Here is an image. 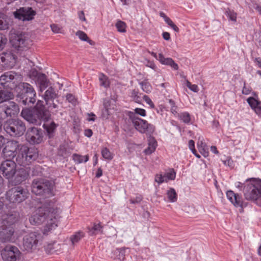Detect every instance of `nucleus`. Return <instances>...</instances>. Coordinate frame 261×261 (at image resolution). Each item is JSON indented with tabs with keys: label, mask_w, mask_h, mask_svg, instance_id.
<instances>
[{
	"label": "nucleus",
	"mask_w": 261,
	"mask_h": 261,
	"mask_svg": "<svg viewBox=\"0 0 261 261\" xmlns=\"http://www.w3.org/2000/svg\"><path fill=\"white\" fill-rule=\"evenodd\" d=\"M21 116L29 122L35 125H40L44 122L43 127L49 138L54 136L57 124L51 120L50 114L46 110L43 101L38 100L32 110L24 109L21 113Z\"/></svg>",
	"instance_id": "obj_1"
},
{
	"label": "nucleus",
	"mask_w": 261,
	"mask_h": 261,
	"mask_svg": "<svg viewBox=\"0 0 261 261\" xmlns=\"http://www.w3.org/2000/svg\"><path fill=\"white\" fill-rule=\"evenodd\" d=\"M60 210L57 207L43 206L39 207L29 219L32 225H39L46 221V226L48 230L57 226Z\"/></svg>",
	"instance_id": "obj_2"
},
{
	"label": "nucleus",
	"mask_w": 261,
	"mask_h": 261,
	"mask_svg": "<svg viewBox=\"0 0 261 261\" xmlns=\"http://www.w3.org/2000/svg\"><path fill=\"white\" fill-rule=\"evenodd\" d=\"M19 214L14 211L2 216L0 220V240L3 242L14 240L15 224L19 220Z\"/></svg>",
	"instance_id": "obj_3"
},
{
	"label": "nucleus",
	"mask_w": 261,
	"mask_h": 261,
	"mask_svg": "<svg viewBox=\"0 0 261 261\" xmlns=\"http://www.w3.org/2000/svg\"><path fill=\"white\" fill-rule=\"evenodd\" d=\"M53 182L43 178H36L33 180L31 188L32 192L37 195L49 197L54 195Z\"/></svg>",
	"instance_id": "obj_4"
},
{
	"label": "nucleus",
	"mask_w": 261,
	"mask_h": 261,
	"mask_svg": "<svg viewBox=\"0 0 261 261\" xmlns=\"http://www.w3.org/2000/svg\"><path fill=\"white\" fill-rule=\"evenodd\" d=\"M244 195L246 199L254 201L257 204H261V180H253L245 185Z\"/></svg>",
	"instance_id": "obj_5"
},
{
	"label": "nucleus",
	"mask_w": 261,
	"mask_h": 261,
	"mask_svg": "<svg viewBox=\"0 0 261 261\" xmlns=\"http://www.w3.org/2000/svg\"><path fill=\"white\" fill-rule=\"evenodd\" d=\"M38 152L34 148L21 146L16 158L17 163L24 167L35 161L38 157Z\"/></svg>",
	"instance_id": "obj_6"
},
{
	"label": "nucleus",
	"mask_w": 261,
	"mask_h": 261,
	"mask_svg": "<svg viewBox=\"0 0 261 261\" xmlns=\"http://www.w3.org/2000/svg\"><path fill=\"white\" fill-rule=\"evenodd\" d=\"M5 132L12 137H19L23 135L26 127L24 122L19 119L8 120L4 124Z\"/></svg>",
	"instance_id": "obj_7"
},
{
	"label": "nucleus",
	"mask_w": 261,
	"mask_h": 261,
	"mask_svg": "<svg viewBox=\"0 0 261 261\" xmlns=\"http://www.w3.org/2000/svg\"><path fill=\"white\" fill-rule=\"evenodd\" d=\"M127 115L135 128L140 133L151 135L154 132L155 127L154 125L138 117L133 112H128Z\"/></svg>",
	"instance_id": "obj_8"
},
{
	"label": "nucleus",
	"mask_w": 261,
	"mask_h": 261,
	"mask_svg": "<svg viewBox=\"0 0 261 261\" xmlns=\"http://www.w3.org/2000/svg\"><path fill=\"white\" fill-rule=\"evenodd\" d=\"M28 190L21 186H17L10 189L6 194L8 200L13 203H20L29 196Z\"/></svg>",
	"instance_id": "obj_9"
},
{
	"label": "nucleus",
	"mask_w": 261,
	"mask_h": 261,
	"mask_svg": "<svg viewBox=\"0 0 261 261\" xmlns=\"http://www.w3.org/2000/svg\"><path fill=\"white\" fill-rule=\"evenodd\" d=\"M21 80L20 74L13 71L6 72L0 76V84L10 89L15 88Z\"/></svg>",
	"instance_id": "obj_10"
},
{
	"label": "nucleus",
	"mask_w": 261,
	"mask_h": 261,
	"mask_svg": "<svg viewBox=\"0 0 261 261\" xmlns=\"http://www.w3.org/2000/svg\"><path fill=\"white\" fill-rule=\"evenodd\" d=\"M1 255L3 261H20L21 252L15 246L7 245L1 251Z\"/></svg>",
	"instance_id": "obj_11"
},
{
	"label": "nucleus",
	"mask_w": 261,
	"mask_h": 261,
	"mask_svg": "<svg viewBox=\"0 0 261 261\" xmlns=\"http://www.w3.org/2000/svg\"><path fill=\"white\" fill-rule=\"evenodd\" d=\"M40 238V234L36 232H32L24 236L22 246L24 250L31 252L36 249Z\"/></svg>",
	"instance_id": "obj_12"
},
{
	"label": "nucleus",
	"mask_w": 261,
	"mask_h": 261,
	"mask_svg": "<svg viewBox=\"0 0 261 261\" xmlns=\"http://www.w3.org/2000/svg\"><path fill=\"white\" fill-rule=\"evenodd\" d=\"M43 97L49 109L51 110L58 108L59 101L57 98L58 97V95L54 88L49 87L44 92Z\"/></svg>",
	"instance_id": "obj_13"
},
{
	"label": "nucleus",
	"mask_w": 261,
	"mask_h": 261,
	"mask_svg": "<svg viewBox=\"0 0 261 261\" xmlns=\"http://www.w3.org/2000/svg\"><path fill=\"white\" fill-rule=\"evenodd\" d=\"M16 165L12 160H6L0 167V172L7 179L11 178L16 173Z\"/></svg>",
	"instance_id": "obj_14"
},
{
	"label": "nucleus",
	"mask_w": 261,
	"mask_h": 261,
	"mask_svg": "<svg viewBox=\"0 0 261 261\" xmlns=\"http://www.w3.org/2000/svg\"><path fill=\"white\" fill-rule=\"evenodd\" d=\"M19 112L18 106L13 101H11L7 105L0 106V117L3 119L9 116H15Z\"/></svg>",
	"instance_id": "obj_15"
},
{
	"label": "nucleus",
	"mask_w": 261,
	"mask_h": 261,
	"mask_svg": "<svg viewBox=\"0 0 261 261\" xmlns=\"http://www.w3.org/2000/svg\"><path fill=\"white\" fill-rule=\"evenodd\" d=\"M25 137L27 141L31 144H39L43 140L41 129L34 127L28 129Z\"/></svg>",
	"instance_id": "obj_16"
},
{
	"label": "nucleus",
	"mask_w": 261,
	"mask_h": 261,
	"mask_svg": "<svg viewBox=\"0 0 261 261\" xmlns=\"http://www.w3.org/2000/svg\"><path fill=\"white\" fill-rule=\"evenodd\" d=\"M36 13L30 7H23L14 12L16 18L24 21H30L34 19Z\"/></svg>",
	"instance_id": "obj_17"
},
{
	"label": "nucleus",
	"mask_w": 261,
	"mask_h": 261,
	"mask_svg": "<svg viewBox=\"0 0 261 261\" xmlns=\"http://www.w3.org/2000/svg\"><path fill=\"white\" fill-rule=\"evenodd\" d=\"M12 46L18 50H23L29 47V40L23 34L14 35L11 39Z\"/></svg>",
	"instance_id": "obj_18"
},
{
	"label": "nucleus",
	"mask_w": 261,
	"mask_h": 261,
	"mask_svg": "<svg viewBox=\"0 0 261 261\" xmlns=\"http://www.w3.org/2000/svg\"><path fill=\"white\" fill-rule=\"evenodd\" d=\"M16 60L15 56L11 52H4L0 54V64L6 69L14 67Z\"/></svg>",
	"instance_id": "obj_19"
},
{
	"label": "nucleus",
	"mask_w": 261,
	"mask_h": 261,
	"mask_svg": "<svg viewBox=\"0 0 261 261\" xmlns=\"http://www.w3.org/2000/svg\"><path fill=\"white\" fill-rule=\"evenodd\" d=\"M31 76L35 77L36 84L38 85L39 90L41 92L48 87L49 81L45 74L38 73L37 71H33Z\"/></svg>",
	"instance_id": "obj_20"
},
{
	"label": "nucleus",
	"mask_w": 261,
	"mask_h": 261,
	"mask_svg": "<svg viewBox=\"0 0 261 261\" xmlns=\"http://www.w3.org/2000/svg\"><path fill=\"white\" fill-rule=\"evenodd\" d=\"M226 196L228 200L236 207H240L241 208L240 210L241 213L243 212V207L246 206V204L242 201V198L240 195L230 190L227 192Z\"/></svg>",
	"instance_id": "obj_21"
},
{
	"label": "nucleus",
	"mask_w": 261,
	"mask_h": 261,
	"mask_svg": "<svg viewBox=\"0 0 261 261\" xmlns=\"http://www.w3.org/2000/svg\"><path fill=\"white\" fill-rule=\"evenodd\" d=\"M20 98L19 102L23 105L32 107L36 101V93L32 95H19Z\"/></svg>",
	"instance_id": "obj_22"
},
{
	"label": "nucleus",
	"mask_w": 261,
	"mask_h": 261,
	"mask_svg": "<svg viewBox=\"0 0 261 261\" xmlns=\"http://www.w3.org/2000/svg\"><path fill=\"white\" fill-rule=\"evenodd\" d=\"M16 174L14 181L15 184H19L24 181L28 177V171L24 168H20L17 170H16Z\"/></svg>",
	"instance_id": "obj_23"
},
{
	"label": "nucleus",
	"mask_w": 261,
	"mask_h": 261,
	"mask_svg": "<svg viewBox=\"0 0 261 261\" xmlns=\"http://www.w3.org/2000/svg\"><path fill=\"white\" fill-rule=\"evenodd\" d=\"M158 60L161 64L168 65L175 70H177L178 69L177 64H176L172 58H165L162 54H159Z\"/></svg>",
	"instance_id": "obj_24"
},
{
	"label": "nucleus",
	"mask_w": 261,
	"mask_h": 261,
	"mask_svg": "<svg viewBox=\"0 0 261 261\" xmlns=\"http://www.w3.org/2000/svg\"><path fill=\"white\" fill-rule=\"evenodd\" d=\"M18 88L21 90L22 93L19 95H32L36 91L32 85L27 83H21L18 85Z\"/></svg>",
	"instance_id": "obj_25"
},
{
	"label": "nucleus",
	"mask_w": 261,
	"mask_h": 261,
	"mask_svg": "<svg viewBox=\"0 0 261 261\" xmlns=\"http://www.w3.org/2000/svg\"><path fill=\"white\" fill-rule=\"evenodd\" d=\"M44 249L47 254H53L61 249V245L57 242L48 243L44 246Z\"/></svg>",
	"instance_id": "obj_26"
},
{
	"label": "nucleus",
	"mask_w": 261,
	"mask_h": 261,
	"mask_svg": "<svg viewBox=\"0 0 261 261\" xmlns=\"http://www.w3.org/2000/svg\"><path fill=\"white\" fill-rule=\"evenodd\" d=\"M125 248H117L111 253V257L115 260L123 261L125 259Z\"/></svg>",
	"instance_id": "obj_27"
},
{
	"label": "nucleus",
	"mask_w": 261,
	"mask_h": 261,
	"mask_svg": "<svg viewBox=\"0 0 261 261\" xmlns=\"http://www.w3.org/2000/svg\"><path fill=\"white\" fill-rule=\"evenodd\" d=\"M13 97L14 95L12 92L0 87V103L13 99Z\"/></svg>",
	"instance_id": "obj_28"
},
{
	"label": "nucleus",
	"mask_w": 261,
	"mask_h": 261,
	"mask_svg": "<svg viewBox=\"0 0 261 261\" xmlns=\"http://www.w3.org/2000/svg\"><path fill=\"white\" fill-rule=\"evenodd\" d=\"M148 146L144 150V152L147 154H150L155 150L157 142L155 138L150 135L148 137Z\"/></svg>",
	"instance_id": "obj_29"
},
{
	"label": "nucleus",
	"mask_w": 261,
	"mask_h": 261,
	"mask_svg": "<svg viewBox=\"0 0 261 261\" xmlns=\"http://www.w3.org/2000/svg\"><path fill=\"white\" fill-rule=\"evenodd\" d=\"M21 146L23 145L20 144L18 141L15 140H11L8 142L5 147L16 153L17 150H20V148Z\"/></svg>",
	"instance_id": "obj_30"
},
{
	"label": "nucleus",
	"mask_w": 261,
	"mask_h": 261,
	"mask_svg": "<svg viewBox=\"0 0 261 261\" xmlns=\"http://www.w3.org/2000/svg\"><path fill=\"white\" fill-rule=\"evenodd\" d=\"M84 236H85V233L83 231H77V232H75L74 234L72 235L70 238V240L71 242L72 245L74 246Z\"/></svg>",
	"instance_id": "obj_31"
},
{
	"label": "nucleus",
	"mask_w": 261,
	"mask_h": 261,
	"mask_svg": "<svg viewBox=\"0 0 261 261\" xmlns=\"http://www.w3.org/2000/svg\"><path fill=\"white\" fill-rule=\"evenodd\" d=\"M88 230L89 235L94 236L102 232V226L100 223L98 224L94 223L91 228H88Z\"/></svg>",
	"instance_id": "obj_32"
},
{
	"label": "nucleus",
	"mask_w": 261,
	"mask_h": 261,
	"mask_svg": "<svg viewBox=\"0 0 261 261\" xmlns=\"http://www.w3.org/2000/svg\"><path fill=\"white\" fill-rule=\"evenodd\" d=\"M9 22L7 17L4 13H0V30H5L9 29Z\"/></svg>",
	"instance_id": "obj_33"
},
{
	"label": "nucleus",
	"mask_w": 261,
	"mask_h": 261,
	"mask_svg": "<svg viewBox=\"0 0 261 261\" xmlns=\"http://www.w3.org/2000/svg\"><path fill=\"white\" fill-rule=\"evenodd\" d=\"M167 195L169 201L171 202H175L177 199V194L173 188H170L167 192Z\"/></svg>",
	"instance_id": "obj_34"
},
{
	"label": "nucleus",
	"mask_w": 261,
	"mask_h": 261,
	"mask_svg": "<svg viewBox=\"0 0 261 261\" xmlns=\"http://www.w3.org/2000/svg\"><path fill=\"white\" fill-rule=\"evenodd\" d=\"M72 159L75 163L80 164L83 162H87L89 160V156L88 155L83 156L74 153L72 155Z\"/></svg>",
	"instance_id": "obj_35"
},
{
	"label": "nucleus",
	"mask_w": 261,
	"mask_h": 261,
	"mask_svg": "<svg viewBox=\"0 0 261 261\" xmlns=\"http://www.w3.org/2000/svg\"><path fill=\"white\" fill-rule=\"evenodd\" d=\"M198 148L199 152L205 157L207 156L208 154V148L205 144L202 141L198 142L197 143Z\"/></svg>",
	"instance_id": "obj_36"
},
{
	"label": "nucleus",
	"mask_w": 261,
	"mask_h": 261,
	"mask_svg": "<svg viewBox=\"0 0 261 261\" xmlns=\"http://www.w3.org/2000/svg\"><path fill=\"white\" fill-rule=\"evenodd\" d=\"M3 157L6 160H11L16 156V153L5 147L3 150Z\"/></svg>",
	"instance_id": "obj_37"
},
{
	"label": "nucleus",
	"mask_w": 261,
	"mask_h": 261,
	"mask_svg": "<svg viewBox=\"0 0 261 261\" xmlns=\"http://www.w3.org/2000/svg\"><path fill=\"white\" fill-rule=\"evenodd\" d=\"M100 86L107 88L110 85V82L108 77L103 73H100L99 76Z\"/></svg>",
	"instance_id": "obj_38"
},
{
	"label": "nucleus",
	"mask_w": 261,
	"mask_h": 261,
	"mask_svg": "<svg viewBox=\"0 0 261 261\" xmlns=\"http://www.w3.org/2000/svg\"><path fill=\"white\" fill-rule=\"evenodd\" d=\"M131 96L133 98L134 100L137 102L140 103L143 98V95L142 93H139V91L133 90L131 93Z\"/></svg>",
	"instance_id": "obj_39"
},
{
	"label": "nucleus",
	"mask_w": 261,
	"mask_h": 261,
	"mask_svg": "<svg viewBox=\"0 0 261 261\" xmlns=\"http://www.w3.org/2000/svg\"><path fill=\"white\" fill-rule=\"evenodd\" d=\"M140 85L141 86L142 90L145 92L148 93L151 92L152 87L151 85L146 80H144L140 82Z\"/></svg>",
	"instance_id": "obj_40"
},
{
	"label": "nucleus",
	"mask_w": 261,
	"mask_h": 261,
	"mask_svg": "<svg viewBox=\"0 0 261 261\" xmlns=\"http://www.w3.org/2000/svg\"><path fill=\"white\" fill-rule=\"evenodd\" d=\"M247 101L250 107L254 110V109L258 105H260V101L253 97H250L247 98Z\"/></svg>",
	"instance_id": "obj_41"
},
{
	"label": "nucleus",
	"mask_w": 261,
	"mask_h": 261,
	"mask_svg": "<svg viewBox=\"0 0 261 261\" xmlns=\"http://www.w3.org/2000/svg\"><path fill=\"white\" fill-rule=\"evenodd\" d=\"M76 35L81 40L85 41H87L90 44H92V41L89 39L88 36L85 32L81 31H78L76 33Z\"/></svg>",
	"instance_id": "obj_42"
},
{
	"label": "nucleus",
	"mask_w": 261,
	"mask_h": 261,
	"mask_svg": "<svg viewBox=\"0 0 261 261\" xmlns=\"http://www.w3.org/2000/svg\"><path fill=\"white\" fill-rule=\"evenodd\" d=\"M178 116L181 120L185 123H189L191 121V117L189 113L184 112L178 114Z\"/></svg>",
	"instance_id": "obj_43"
},
{
	"label": "nucleus",
	"mask_w": 261,
	"mask_h": 261,
	"mask_svg": "<svg viewBox=\"0 0 261 261\" xmlns=\"http://www.w3.org/2000/svg\"><path fill=\"white\" fill-rule=\"evenodd\" d=\"M101 155L106 160H111L113 159L112 153L107 148H104L101 150Z\"/></svg>",
	"instance_id": "obj_44"
},
{
	"label": "nucleus",
	"mask_w": 261,
	"mask_h": 261,
	"mask_svg": "<svg viewBox=\"0 0 261 261\" xmlns=\"http://www.w3.org/2000/svg\"><path fill=\"white\" fill-rule=\"evenodd\" d=\"M116 27L119 32L124 33L126 32V24L123 21H118L116 23Z\"/></svg>",
	"instance_id": "obj_45"
},
{
	"label": "nucleus",
	"mask_w": 261,
	"mask_h": 261,
	"mask_svg": "<svg viewBox=\"0 0 261 261\" xmlns=\"http://www.w3.org/2000/svg\"><path fill=\"white\" fill-rule=\"evenodd\" d=\"M166 182H168L170 180H174L176 176V173L173 170H172L170 172L166 173L164 174Z\"/></svg>",
	"instance_id": "obj_46"
},
{
	"label": "nucleus",
	"mask_w": 261,
	"mask_h": 261,
	"mask_svg": "<svg viewBox=\"0 0 261 261\" xmlns=\"http://www.w3.org/2000/svg\"><path fill=\"white\" fill-rule=\"evenodd\" d=\"M226 15L229 17V19L233 21L236 22L237 20V13L233 11L228 9L226 11Z\"/></svg>",
	"instance_id": "obj_47"
},
{
	"label": "nucleus",
	"mask_w": 261,
	"mask_h": 261,
	"mask_svg": "<svg viewBox=\"0 0 261 261\" xmlns=\"http://www.w3.org/2000/svg\"><path fill=\"white\" fill-rule=\"evenodd\" d=\"M154 180L159 184H161L164 182H166L164 175L162 174H156L155 175Z\"/></svg>",
	"instance_id": "obj_48"
},
{
	"label": "nucleus",
	"mask_w": 261,
	"mask_h": 261,
	"mask_svg": "<svg viewBox=\"0 0 261 261\" xmlns=\"http://www.w3.org/2000/svg\"><path fill=\"white\" fill-rule=\"evenodd\" d=\"M50 28L53 32L55 33H61L62 28H60L58 24H52L50 25Z\"/></svg>",
	"instance_id": "obj_49"
},
{
	"label": "nucleus",
	"mask_w": 261,
	"mask_h": 261,
	"mask_svg": "<svg viewBox=\"0 0 261 261\" xmlns=\"http://www.w3.org/2000/svg\"><path fill=\"white\" fill-rule=\"evenodd\" d=\"M134 113H135L136 115H139L141 116H146V111L144 109H141V108H136L135 109V112H133Z\"/></svg>",
	"instance_id": "obj_50"
},
{
	"label": "nucleus",
	"mask_w": 261,
	"mask_h": 261,
	"mask_svg": "<svg viewBox=\"0 0 261 261\" xmlns=\"http://www.w3.org/2000/svg\"><path fill=\"white\" fill-rule=\"evenodd\" d=\"M66 99L70 103L74 105L76 103V99L74 95L71 94H67L66 95Z\"/></svg>",
	"instance_id": "obj_51"
},
{
	"label": "nucleus",
	"mask_w": 261,
	"mask_h": 261,
	"mask_svg": "<svg viewBox=\"0 0 261 261\" xmlns=\"http://www.w3.org/2000/svg\"><path fill=\"white\" fill-rule=\"evenodd\" d=\"M143 98L146 102V103L150 106V107L151 108H154V105L153 102L152 101L151 99L147 95H143Z\"/></svg>",
	"instance_id": "obj_52"
},
{
	"label": "nucleus",
	"mask_w": 261,
	"mask_h": 261,
	"mask_svg": "<svg viewBox=\"0 0 261 261\" xmlns=\"http://www.w3.org/2000/svg\"><path fill=\"white\" fill-rule=\"evenodd\" d=\"M142 200V197L140 195H139V196H137L135 198H132L129 200V201L132 204H136V203H140Z\"/></svg>",
	"instance_id": "obj_53"
},
{
	"label": "nucleus",
	"mask_w": 261,
	"mask_h": 261,
	"mask_svg": "<svg viewBox=\"0 0 261 261\" xmlns=\"http://www.w3.org/2000/svg\"><path fill=\"white\" fill-rule=\"evenodd\" d=\"M7 41V39L2 34H0V49L4 47Z\"/></svg>",
	"instance_id": "obj_54"
},
{
	"label": "nucleus",
	"mask_w": 261,
	"mask_h": 261,
	"mask_svg": "<svg viewBox=\"0 0 261 261\" xmlns=\"http://www.w3.org/2000/svg\"><path fill=\"white\" fill-rule=\"evenodd\" d=\"M251 91V88L250 87H247L246 86V83H244V85L242 90V93L245 95L249 94Z\"/></svg>",
	"instance_id": "obj_55"
},
{
	"label": "nucleus",
	"mask_w": 261,
	"mask_h": 261,
	"mask_svg": "<svg viewBox=\"0 0 261 261\" xmlns=\"http://www.w3.org/2000/svg\"><path fill=\"white\" fill-rule=\"evenodd\" d=\"M255 113L259 116H261V101L260 105H258L254 110Z\"/></svg>",
	"instance_id": "obj_56"
},
{
	"label": "nucleus",
	"mask_w": 261,
	"mask_h": 261,
	"mask_svg": "<svg viewBox=\"0 0 261 261\" xmlns=\"http://www.w3.org/2000/svg\"><path fill=\"white\" fill-rule=\"evenodd\" d=\"M110 100L108 99H105L103 100V106L105 108L108 110L109 109V107L110 106Z\"/></svg>",
	"instance_id": "obj_57"
},
{
	"label": "nucleus",
	"mask_w": 261,
	"mask_h": 261,
	"mask_svg": "<svg viewBox=\"0 0 261 261\" xmlns=\"http://www.w3.org/2000/svg\"><path fill=\"white\" fill-rule=\"evenodd\" d=\"M223 163L225 165H227L230 167H232L233 165V161L230 159L223 161Z\"/></svg>",
	"instance_id": "obj_58"
},
{
	"label": "nucleus",
	"mask_w": 261,
	"mask_h": 261,
	"mask_svg": "<svg viewBox=\"0 0 261 261\" xmlns=\"http://www.w3.org/2000/svg\"><path fill=\"white\" fill-rule=\"evenodd\" d=\"M85 135L87 137H90L92 136L93 132L92 130L90 129H87L85 130L84 132Z\"/></svg>",
	"instance_id": "obj_59"
},
{
	"label": "nucleus",
	"mask_w": 261,
	"mask_h": 261,
	"mask_svg": "<svg viewBox=\"0 0 261 261\" xmlns=\"http://www.w3.org/2000/svg\"><path fill=\"white\" fill-rule=\"evenodd\" d=\"M163 37L166 40H169L170 39V35L168 32H163Z\"/></svg>",
	"instance_id": "obj_60"
},
{
	"label": "nucleus",
	"mask_w": 261,
	"mask_h": 261,
	"mask_svg": "<svg viewBox=\"0 0 261 261\" xmlns=\"http://www.w3.org/2000/svg\"><path fill=\"white\" fill-rule=\"evenodd\" d=\"M79 18L83 20V21H86V18L85 17V15H84V13L83 11H80L79 13Z\"/></svg>",
	"instance_id": "obj_61"
},
{
	"label": "nucleus",
	"mask_w": 261,
	"mask_h": 261,
	"mask_svg": "<svg viewBox=\"0 0 261 261\" xmlns=\"http://www.w3.org/2000/svg\"><path fill=\"white\" fill-rule=\"evenodd\" d=\"M190 89L194 92H197L199 90L198 87L196 85H192L191 87H190Z\"/></svg>",
	"instance_id": "obj_62"
},
{
	"label": "nucleus",
	"mask_w": 261,
	"mask_h": 261,
	"mask_svg": "<svg viewBox=\"0 0 261 261\" xmlns=\"http://www.w3.org/2000/svg\"><path fill=\"white\" fill-rule=\"evenodd\" d=\"M254 62L256 63V65L261 68V58L259 57L255 58Z\"/></svg>",
	"instance_id": "obj_63"
},
{
	"label": "nucleus",
	"mask_w": 261,
	"mask_h": 261,
	"mask_svg": "<svg viewBox=\"0 0 261 261\" xmlns=\"http://www.w3.org/2000/svg\"><path fill=\"white\" fill-rule=\"evenodd\" d=\"M170 27L176 32H179V28L173 22Z\"/></svg>",
	"instance_id": "obj_64"
}]
</instances>
